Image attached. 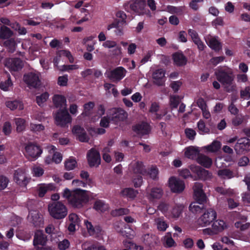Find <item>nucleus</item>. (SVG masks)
<instances>
[{
	"mask_svg": "<svg viewBox=\"0 0 250 250\" xmlns=\"http://www.w3.org/2000/svg\"><path fill=\"white\" fill-rule=\"evenodd\" d=\"M6 106L12 110L17 109H18L19 110H22L23 108V105L21 102L17 100L7 102Z\"/></svg>",
	"mask_w": 250,
	"mask_h": 250,
	"instance_id": "f704fd0d",
	"label": "nucleus"
},
{
	"mask_svg": "<svg viewBox=\"0 0 250 250\" xmlns=\"http://www.w3.org/2000/svg\"><path fill=\"white\" fill-rule=\"evenodd\" d=\"M84 128L80 125H74L72 128V132L76 136V138L79 136L84 131Z\"/></svg>",
	"mask_w": 250,
	"mask_h": 250,
	"instance_id": "e2e57ef3",
	"label": "nucleus"
},
{
	"mask_svg": "<svg viewBox=\"0 0 250 250\" xmlns=\"http://www.w3.org/2000/svg\"><path fill=\"white\" fill-rule=\"evenodd\" d=\"M128 213V209L125 208H119L112 210L111 214L114 216H121L127 214Z\"/></svg>",
	"mask_w": 250,
	"mask_h": 250,
	"instance_id": "3c124183",
	"label": "nucleus"
},
{
	"mask_svg": "<svg viewBox=\"0 0 250 250\" xmlns=\"http://www.w3.org/2000/svg\"><path fill=\"white\" fill-rule=\"evenodd\" d=\"M11 125L9 122L4 123L3 125L2 131L5 135H9L11 132Z\"/></svg>",
	"mask_w": 250,
	"mask_h": 250,
	"instance_id": "69168bd1",
	"label": "nucleus"
},
{
	"mask_svg": "<svg viewBox=\"0 0 250 250\" xmlns=\"http://www.w3.org/2000/svg\"><path fill=\"white\" fill-rule=\"evenodd\" d=\"M208 46L216 52L222 49L221 43L217 40L216 37H211L207 42Z\"/></svg>",
	"mask_w": 250,
	"mask_h": 250,
	"instance_id": "cd10ccee",
	"label": "nucleus"
},
{
	"mask_svg": "<svg viewBox=\"0 0 250 250\" xmlns=\"http://www.w3.org/2000/svg\"><path fill=\"white\" fill-rule=\"evenodd\" d=\"M70 246L69 241L67 239H64L59 242L58 247L60 250H66Z\"/></svg>",
	"mask_w": 250,
	"mask_h": 250,
	"instance_id": "bf43d9fd",
	"label": "nucleus"
},
{
	"mask_svg": "<svg viewBox=\"0 0 250 250\" xmlns=\"http://www.w3.org/2000/svg\"><path fill=\"white\" fill-rule=\"evenodd\" d=\"M221 143L217 141H214L210 145L206 146V149L208 152H216L221 148Z\"/></svg>",
	"mask_w": 250,
	"mask_h": 250,
	"instance_id": "c9c22d12",
	"label": "nucleus"
},
{
	"mask_svg": "<svg viewBox=\"0 0 250 250\" xmlns=\"http://www.w3.org/2000/svg\"><path fill=\"white\" fill-rule=\"evenodd\" d=\"M86 158L90 167H98L101 164V159L100 152L94 148H92L87 151Z\"/></svg>",
	"mask_w": 250,
	"mask_h": 250,
	"instance_id": "1a4fd4ad",
	"label": "nucleus"
},
{
	"mask_svg": "<svg viewBox=\"0 0 250 250\" xmlns=\"http://www.w3.org/2000/svg\"><path fill=\"white\" fill-rule=\"evenodd\" d=\"M109 115L111 122L115 125L125 121L128 117L127 112L120 107L111 109Z\"/></svg>",
	"mask_w": 250,
	"mask_h": 250,
	"instance_id": "423d86ee",
	"label": "nucleus"
},
{
	"mask_svg": "<svg viewBox=\"0 0 250 250\" xmlns=\"http://www.w3.org/2000/svg\"><path fill=\"white\" fill-rule=\"evenodd\" d=\"M163 194V190L161 188H152L148 193V198L150 200L160 199Z\"/></svg>",
	"mask_w": 250,
	"mask_h": 250,
	"instance_id": "b1692460",
	"label": "nucleus"
},
{
	"mask_svg": "<svg viewBox=\"0 0 250 250\" xmlns=\"http://www.w3.org/2000/svg\"><path fill=\"white\" fill-rule=\"evenodd\" d=\"M215 74L217 81L222 85H230L232 83L234 77L231 69L221 68L216 71Z\"/></svg>",
	"mask_w": 250,
	"mask_h": 250,
	"instance_id": "7ed1b4c3",
	"label": "nucleus"
},
{
	"mask_svg": "<svg viewBox=\"0 0 250 250\" xmlns=\"http://www.w3.org/2000/svg\"><path fill=\"white\" fill-rule=\"evenodd\" d=\"M170 103L172 108H176L180 103L179 96H171L170 99Z\"/></svg>",
	"mask_w": 250,
	"mask_h": 250,
	"instance_id": "680f3d73",
	"label": "nucleus"
},
{
	"mask_svg": "<svg viewBox=\"0 0 250 250\" xmlns=\"http://www.w3.org/2000/svg\"><path fill=\"white\" fill-rule=\"evenodd\" d=\"M77 164V161L75 158H70L65 161L64 164L65 168L67 170H72L76 167Z\"/></svg>",
	"mask_w": 250,
	"mask_h": 250,
	"instance_id": "79ce46f5",
	"label": "nucleus"
},
{
	"mask_svg": "<svg viewBox=\"0 0 250 250\" xmlns=\"http://www.w3.org/2000/svg\"><path fill=\"white\" fill-rule=\"evenodd\" d=\"M84 224L90 235H94V234H98L101 230V229L99 226H95L94 227L92 223L87 220L84 221Z\"/></svg>",
	"mask_w": 250,
	"mask_h": 250,
	"instance_id": "7c9ffc66",
	"label": "nucleus"
},
{
	"mask_svg": "<svg viewBox=\"0 0 250 250\" xmlns=\"http://www.w3.org/2000/svg\"><path fill=\"white\" fill-rule=\"evenodd\" d=\"M132 182L135 188L140 187L143 183L142 176L140 175L134 176L132 179Z\"/></svg>",
	"mask_w": 250,
	"mask_h": 250,
	"instance_id": "864d4df0",
	"label": "nucleus"
},
{
	"mask_svg": "<svg viewBox=\"0 0 250 250\" xmlns=\"http://www.w3.org/2000/svg\"><path fill=\"white\" fill-rule=\"evenodd\" d=\"M237 154H242L250 150V139L247 137L239 138L234 146Z\"/></svg>",
	"mask_w": 250,
	"mask_h": 250,
	"instance_id": "9b49d317",
	"label": "nucleus"
},
{
	"mask_svg": "<svg viewBox=\"0 0 250 250\" xmlns=\"http://www.w3.org/2000/svg\"><path fill=\"white\" fill-rule=\"evenodd\" d=\"M144 3H134L130 5L131 9L136 13H140L144 9Z\"/></svg>",
	"mask_w": 250,
	"mask_h": 250,
	"instance_id": "4d7b16f0",
	"label": "nucleus"
},
{
	"mask_svg": "<svg viewBox=\"0 0 250 250\" xmlns=\"http://www.w3.org/2000/svg\"><path fill=\"white\" fill-rule=\"evenodd\" d=\"M15 124L17 126V131L19 132L22 131L25 127V121L24 119L19 118L15 119Z\"/></svg>",
	"mask_w": 250,
	"mask_h": 250,
	"instance_id": "37998d69",
	"label": "nucleus"
},
{
	"mask_svg": "<svg viewBox=\"0 0 250 250\" xmlns=\"http://www.w3.org/2000/svg\"><path fill=\"white\" fill-rule=\"evenodd\" d=\"M23 80L29 87L37 88L41 85L39 75L34 72H30L25 74Z\"/></svg>",
	"mask_w": 250,
	"mask_h": 250,
	"instance_id": "6e6552de",
	"label": "nucleus"
},
{
	"mask_svg": "<svg viewBox=\"0 0 250 250\" xmlns=\"http://www.w3.org/2000/svg\"><path fill=\"white\" fill-rule=\"evenodd\" d=\"M94 106V103L92 102H89L83 105L84 112L82 113V115H88L90 111L93 108Z\"/></svg>",
	"mask_w": 250,
	"mask_h": 250,
	"instance_id": "6e6d98bb",
	"label": "nucleus"
},
{
	"mask_svg": "<svg viewBox=\"0 0 250 250\" xmlns=\"http://www.w3.org/2000/svg\"><path fill=\"white\" fill-rule=\"evenodd\" d=\"M53 102L56 107L66 108V100L64 96L55 95L53 98Z\"/></svg>",
	"mask_w": 250,
	"mask_h": 250,
	"instance_id": "393cba45",
	"label": "nucleus"
},
{
	"mask_svg": "<svg viewBox=\"0 0 250 250\" xmlns=\"http://www.w3.org/2000/svg\"><path fill=\"white\" fill-rule=\"evenodd\" d=\"M49 94L45 92L42 94L40 96H37L36 97V102L39 106H42V105L48 99Z\"/></svg>",
	"mask_w": 250,
	"mask_h": 250,
	"instance_id": "de8ad7c7",
	"label": "nucleus"
},
{
	"mask_svg": "<svg viewBox=\"0 0 250 250\" xmlns=\"http://www.w3.org/2000/svg\"><path fill=\"white\" fill-rule=\"evenodd\" d=\"M185 134L187 137L190 140H193L195 138V136L196 134V133L194 130L192 128H187L185 129Z\"/></svg>",
	"mask_w": 250,
	"mask_h": 250,
	"instance_id": "052dcab7",
	"label": "nucleus"
},
{
	"mask_svg": "<svg viewBox=\"0 0 250 250\" xmlns=\"http://www.w3.org/2000/svg\"><path fill=\"white\" fill-rule=\"evenodd\" d=\"M216 216V212L213 209H207L198 219V223L202 227L208 226L215 220Z\"/></svg>",
	"mask_w": 250,
	"mask_h": 250,
	"instance_id": "0eeeda50",
	"label": "nucleus"
},
{
	"mask_svg": "<svg viewBox=\"0 0 250 250\" xmlns=\"http://www.w3.org/2000/svg\"><path fill=\"white\" fill-rule=\"evenodd\" d=\"M123 243L125 247L132 250H142L143 249L142 246L137 245L131 241H124Z\"/></svg>",
	"mask_w": 250,
	"mask_h": 250,
	"instance_id": "49530a36",
	"label": "nucleus"
},
{
	"mask_svg": "<svg viewBox=\"0 0 250 250\" xmlns=\"http://www.w3.org/2000/svg\"><path fill=\"white\" fill-rule=\"evenodd\" d=\"M199 154L198 149L193 146H189L186 148L185 152V156L190 159H194Z\"/></svg>",
	"mask_w": 250,
	"mask_h": 250,
	"instance_id": "72a5a7b5",
	"label": "nucleus"
},
{
	"mask_svg": "<svg viewBox=\"0 0 250 250\" xmlns=\"http://www.w3.org/2000/svg\"><path fill=\"white\" fill-rule=\"evenodd\" d=\"M132 130L138 135L143 136L147 135L150 131V125L146 122H142L141 124H138L132 127Z\"/></svg>",
	"mask_w": 250,
	"mask_h": 250,
	"instance_id": "dca6fc26",
	"label": "nucleus"
},
{
	"mask_svg": "<svg viewBox=\"0 0 250 250\" xmlns=\"http://www.w3.org/2000/svg\"><path fill=\"white\" fill-rule=\"evenodd\" d=\"M241 99L243 100H249L250 99V86H247L244 89L240 91Z\"/></svg>",
	"mask_w": 250,
	"mask_h": 250,
	"instance_id": "a18cd8bd",
	"label": "nucleus"
},
{
	"mask_svg": "<svg viewBox=\"0 0 250 250\" xmlns=\"http://www.w3.org/2000/svg\"><path fill=\"white\" fill-rule=\"evenodd\" d=\"M14 32L10 28L5 25H2L0 28V39L6 40L13 38Z\"/></svg>",
	"mask_w": 250,
	"mask_h": 250,
	"instance_id": "bb28decb",
	"label": "nucleus"
},
{
	"mask_svg": "<svg viewBox=\"0 0 250 250\" xmlns=\"http://www.w3.org/2000/svg\"><path fill=\"white\" fill-rule=\"evenodd\" d=\"M131 168L132 172L134 174H139L144 175L147 173L143 163L141 161H137L132 164Z\"/></svg>",
	"mask_w": 250,
	"mask_h": 250,
	"instance_id": "aec40b11",
	"label": "nucleus"
},
{
	"mask_svg": "<svg viewBox=\"0 0 250 250\" xmlns=\"http://www.w3.org/2000/svg\"><path fill=\"white\" fill-rule=\"evenodd\" d=\"M14 180L20 187H26L30 182V178L26 177L24 170L21 168H18L15 171Z\"/></svg>",
	"mask_w": 250,
	"mask_h": 250,
	"instance_id": "f8f14e48",
	"label": "nucleus"
},
{
	"mask_svg": "<svg viewBox=\"0 0 250 250\" xmlns=\"http://www.w3.org/2000/svg\"><path fill=\"white\" fill-rule=\"evenodd\" d=\"M212 228L217 231H221L226 228L225 222L222 220L214 221L212 225Z\"/></svg>",
	"mask_w": 250,
	"mask_h": 250,
	"instance_id": "58836bf2",
	"label": "nucleus"
},
{
	"mask_svg": "<svg viewBox=\"0 0 250 250\" xmlns=\"http://www.w3.org/2000/svg\"><path fill=\"white\" fill-rule=\"evenodd\" d=\"M193 192L195 199L199 203V204H202L206 201V196L203 190Z\"/></svg>",
	"mask_w": 250,
	"mask_h": 250,
	"instance_id": "4c0bfd02",
	"label": "nucleus"
},
{
	"mask_svg": "<svg viewBox=\"0 0 250 250\" xmlns=\"http://www.w3.org/2000/svg\"><path fill=\"white\" fill-rule=\"evenodd\" d=\"M32 173L34 176L40 177L43 175L44 170L40 167H36L33 168Z\"/></svg>",
	"mask_w": 250,
	"mask_h": 250,
	"instance_id": "774afa93",
	"label": "nucleus"
},
{
	"mask_svg": "<svg viewBox=\"0 0 250 250\" xmlns=\"http://www.w3.org/2000/svg\"><path fill=\"white\" fill-rule=\"evenodd\" d=\"M29 214L28 219L35 227H40L43 225V219L42 215L37 210H31L28 207Z\"/></svg>",
	"mask_w": 250,
	"mask_h": 250,
	"instance_id": "4468645a",
	"label": "nucleus"
},
{
	"mask_svg": "<svg viewBox=\"0 0 250 250\" xmlns=\"http://www.w3.org/2000/svg\"><path fill=\"white\" fill-rule=\"evenodd\" d=\"M184 9V7L179 6L176 7L172 5H168L167 6V11L171 14H181Z\"/></svg>",
	"mask_w": 250,
	"mask_h": 250,
	"instance_id": "09e8293b",
	"label": "nucleus"
},
{
	"mask_svg": "<svg viewBox=\"0 0 250 250\" xmlns=\"http://www.w3.org/2000/svg\"><path fill=\"white\" fill-rule=\"evenodd\" d=\"M42 153L41 147L33 143H29L25 147V156L30 161L37 159Z\"/></svg>",
	"mask_w": 250,
	"mask_h": 250,
	"instance_id": "39448f33",
	"label": "nucleus"
},
{
	"mask_svg": "<svg viewBox=\"0 0 250 250\" xmlns=\"http://www.w3.org/2000/svg\"><path fill=\"white\" fill-rule=\"evenodd\" d=\"M217 174L220 178L223 179H229L234 177L233 171L228 168L218 170Z\"/></svg>",
	"mask_w": 250,
	"mask_h": 250,
	"instance_id": "c85d7f7f",
	"label": "nucleus"
},
{
	"mask_svg": "<svg viewBox=\"0 0 250 250\" xmlns=\"http://www.w3.org/2000/svg\"><path fill=\"white\" fill-rule=\"evenodd\" d=\"M82 249L83 250H106L104 246L99 245L98 242H85L82 245Z\"/></svg>",
	"mask_w": 250,
	"mask_h": 250,
	"instance_id": "a878e982",
	"label": "nucleus"
},
{
	"mask_svg": "<svg viewBox=\"0 0 250 250\" xmlns=\"http://www.w3.org/2000/svg\"><path fill=\"white\" fill-rule=\"evenodd\" d=\"M123 21H120V20L116 19L110 24L107 26V29L110 30L114 28L115 33L117 36H121L124 34L123 25L122 23Z\"/></svg>",
	"mask_w": 250,
	"mask_h": 250,
	"instance_id": "f3484780",
	"label": "nucleus"
},
{
	"mask_svg": "<svg viewBox=\"0 0 250 250\" xmlns=\"http://www.w3.org/2000/svg\"><path fill=\"white\" fill-rule=\"evenodd\" d=\"M12 86L13 83L11 79V76L9 74H8L7 79L0 83V88L4 91H8L9 90V88L12 87Z\"/></svg>",
	"mask_w": 250,
	"mask_h": 250,
	"instance_id": "473e14b6",
	"label": "nucleus"
},
{
	"mask_svg": "<svg viewBox=\"0 0 250 250\" xmlns=\"http://www.w3.org/2000/svg\"><path fill=\"white\" fill-rule=\"evenodd\" d=\"M123 195L130 199H134L138 193L137 190L130 188H125L122 191Z\"/></svg>",
	"mask_w": 250,
	"mask_h": 250,
	"instance_id": "2f4dec72",
	"label": "nucleus"
},
{
	"mask_svg": "<svg viewBox=\"0 0 250 250\" xmlns=\"http://www.w3.org/2000/svg\"><path fill=\"white\" fill-rule=\"evenodd\" d=\"M110 115L109 116H104L101 118L100 121V125L101 126L104 128H107L109 127L110 123Z\"/></svg>",
	"mask_w": 250,
	"mask_h": 250,
	"instance_id": "13d9d810",
	"label": "nucleus"
},
{
	"mask_svg": "<svg viewBox=\"0 0 250 250\" xmlns=\"http://www.w3.org/2000/svg\"><path fill=\"white\" fill-rule=\"evenodd\" d=\"M199 204L197 201L196 203H192L190 204L189 206V210L193 213H197V212H201L203 209L204 205L203 203L200 204L201 206H199L198 204Z\"/></svg>",
	"mask_w": 250,
	"mask_h": 250,
	"instance_id": "ea45409f",
	"label": "nucleus"
},
{
	"mask_svg": "<svg viewBox=\"0 0 250 250\" xmlns=\"http://www.w3.org/2000/svg\"><path fill=\"white\" fill-rule=\"evenodd\" d=\"M68 76L65 75L62 76H59L58 79V84L62 86H66L67 84Z\"/></svg>",
	"mask_w": 250,
	"mask_h": 250,
	"instance_id": "338daca9",
	"label": "nucleus"
},
{
	"mask_svg": "<svg viewBox=\"0 0 250 250\" xmlns=\"http://www.w3.org/2000/svg\"><path fill=\"white\" fill-rule=\"evenodd\" d=\"M71 119V117L66 108L60 109L55 116L56 124L61 126H64L70 123Z\"/></svg>",
	"mask_w": 250,
	"mask_h": 250,
	"instance_id": "9d476101",
	"label": "nucleus"
},
{
	"mask_svg": "<svg viewBox=\"0 0 250 250\" xmlns=\"http://www.w3.org/2000/svg\"><path fill=\"white\" fill-rule=\"evenodd\" d=\"M23 66V62L18 58L12 59L11 62L9 63V68L13 71H18L21 70Z\"/></svg>",
	"mask_w": 250,
	"mask_h": 250,
	"instance_id": "4be33fe9",
	"label": "nucleus"
},
{
	"mask_svg": "<svg viewBox=\"0 0 250 250\" xmlns=\"http://www.w3.org/2000/svg\"><path fill=\"white\" fill-rule=\"evenodd\" d=\"M182 208L181 206H175L171 210V214L173 218H177L179 217L182 212Z\"/></svg>",
	"mask_w": 250,
	"mask_h": 250,
	"instance_id": "5fc2aeb1",
	"label": "nucleus"
},
{
	"mask_svg": "<svg viewBox=\"0 0 250 250\" xmlns=\"http://www.w3.org/2000/svg\"><path fill=\"white\" fill-rule=\"evenodd\" d=\"M89 193L90 191L81 188L70 190L65 188L62 193V196L67 200L69 205L73 208H81L89 201Z\"/></svg>",
	"mask_w": 250,
	"mask_h": 250,
	"instance_id": "f257e3e1",
	"label": "nucleus"
},
{
	"mask_svg": "<svg viewBox=\"0 0 250 250\" xmlns=\"http://www.w3.org/2000/svg\"><path fill=\"white\" fill-rule=\"evenodd\" d=\"M126 70L122 66H119L111 70L107 76L109 80L113 82L121 81L125 75Z\"/></svg>",
	"mask_w": 250,
	"mask_h": 250,
	"instance_id": "2eb2a0df",
	"label": "nucleus"
},
{
	"mask_svg": "<svg viewBox=\"0 0 250 250\" xmlns=\"http://www.w3.org/2000/svg\"><path fill=\"white\" fill-rule=\"evenodd\" d=\"M93 208L97 211L104 212L108 210L109 206L104 201L101 200H97L95 202Z\"/></svg>",
	"mask_w": 250,
	"mask_h": 250,
	"instance_id": "c756f323",
	"label": "nucleus"
},
{
	"mask_svg": "<svg viewBox=\"0 0 250 250\" xmlns=\"http://www.w3.org/2000/svg\"><path fill=\"white\" fill-rule=\"evenodd\" d=\"M197 162L198 164L206 168H209L212 164V161L208 156L199 154L197 158Z\"/></svg>",
	"mask_w": 250,
	"mask_h": 250,
	"instance_id": "5701e85b",
	"label": "nucleus"
},
{
	"mask_svg": "<svg viewBox=\"0 0 250 250\" xmlns=\"http://www.w3.org/2000/svg\"><path fill=\"white\" fill-rule=\"evenodd\" d=\"M197 174L199 178L202 180H207L210 176V173L204 168L199 167L197 171Z\"/></svg>",
	"mask_w": 250,
	"mask_h": 250,
	"instance_id": "a19ab883",
	"label": "nucleus"
},
{
	"mask_svg": "<svg viewBox=\"0 0 250 250\" xmlns=\"http://www.w3.org/2000/svg\"><path fill=\"white\" fill-rule=\"evenodd\" d=\"M48 209L50 215L56 219H62L67 214V209L61 202H54L48 205Z\"/></svg>",
	"mask_w": 250,
	"mask_h": 250,
	"instance_id": "f03ea898",
	"label": "nucleus"
},
{
	"mask_svg": "<svg viewBox=\"0 0 250 250\" xmlns=\"http://www.w3.org/2000/svg\"><path fill=\"white\" fill-rule=\"evenodd\" d=\"M165 71L163 69L156 70L152 74L154 83L158 86H162L164 84Z\"/></svg>",
	"mask_w": 250,
	"mask_h": 250,
	"instance_id": "a211bd4d",
	"label": "nucleus"
},
{
	"mask_svg": "<svg viewBox=\"0 0 250 250\" xmlns=\"http://www.w3.org/2000/svg\"><path fill=\"white\" fill-rule=\"evenodd\" d=\"M172 59L174 63L178 66L185 65L187 63V59L186 57L182 52H175L172 55Z\"/></svg>",
	"mask_w": 250,
	"mask_h": 250,
	"instance_id": "6ab92c4d",
	"label": "nucleus"
},
{
	"mask_svg": "<svg viewBox=\"0 0 250 250\" xmlns=\"http://www.w3.org/2000/svg\"><path fill=\"white\" fill-rule=\"evenodd\" d=\"M30 128L33 132H39L44 130V126L41 124H37L31 123L30 125Z\"/></svg>",
	"mask_w": 250,
	"mask_h": 250,
	"instance_id": "603ef678",
	"label": "nucleus"
},
{
	"mask_svg": "<svg viewBox=\"0 0 250 250\" xmlns=\"http://www.w3.org/2000/svg\"><path fill=\"white\" fill-rule=\"evenodd\" d=\"M156 222L157 223V229L159 231H164L168 227L167 224L161 218H158Z\"/></svg>",
	"mask_w": 250,
	"mask_h": 250,
	"instance_id": "c03bdc74",
	"label": "nucleus"
},
{
	"mask_svg": "<svg viewBox=\"0 0 250 250\" xmlns=\"http://www.w3.org/2000/svg\"><path fill=\"white\" fill-rule=\"evenodd\" d=\"M47 236L42 230H37L34 236L33 244L36 250H52V248L46 246Z\"/></svg>",
	"mask_w": 250,
	"mask_h": 250,
	"instance_id": "20e7f679",
	"label": "nucleus"
},
{
	"mask_svg": "<svg viewBox=\"0 0 250 250\" xmlns=\"http://www.w3.org/2000/svg\"><path fill=\"white\" fill-rule=\"evenodd\" d=\"M17 43L15 37L8 39L3 42V46L10 53H14L16 49Z\"/></svg>",
	"mask_w": 250,
	"mask_h": 250,
	"instance_id": "412c9836",
	"label": "nucleus"
},
{
	"mask_svg": "<svg viewBox=\"0 0 250 250\" xmlns=\"http://www.w3.org/2000/svg\"><path fill=\"white\" fill-rule=\"evenodd\" d=\"M198 128L200 133H208L209 132V129L206 127L204 121L200 120L197 123Z\"/></svg>",
	"mask_w": 250,
	"mask_h": 250,
	"instance_id": "8fccbe9b",
	"label": "nucleus"
},
{
	"mask_svg": "<svg viewBox=\"0 0 250 250\" xmlns=\"http://www.w3.org/2000/svg\"><path fill=\"white\" fill-rule=\"evenodd\" d=\"M168 184L171 191L174 193H181L185 188L184 182L173 176L169 179Z\"/></svg>",
	"mask_w": 250,
	"mask_h": 250,
	"instance_id": "ddd939ff",
	"label": "nucleus"
},
{
	"mask_svg": "<svg viewBox=\"0 0 250 250\" xmlns=\"http://www.w3.org/2000/svg\"><path fill=\"white\" fill-rule=\"evenodd\" d=\"M193 192L195 199L199 203V204H202L206 201V196L203 190Z\"/></svg>",
	"mask_w": 250,
	"mask_h": 250,
	"instance_id": "e433bc0d",
	"label": "nucleus"
},
{
	"mask_svg": "<svg viewBox=\"0 0 250 250\" xmlns=\"http://www.w3.org/2000/svg\"><path fill=\"white\" fill-rule=\"evenodd\" d=\"M148 174L153 179H156L158 174V169L156 167H152L148 171Z\"/></svg>",
	"mask_w": 250,
	"mask_h": 250,
	"instance_id": "0e129e2a",
	"label": "nucleus"
}]
</instances>
